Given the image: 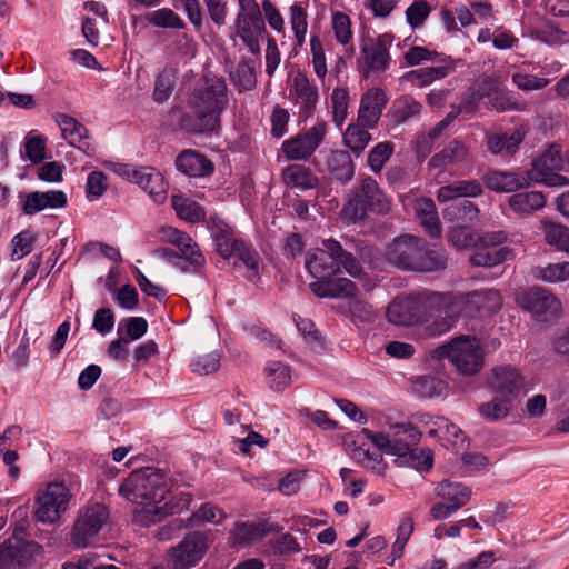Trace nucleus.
<instances>
[{
  "instance_id": "obj_5",
  "label": "nucleus",
  "mask_w": 569,
  "mask_h": 569,
  "mask_svg": "<svg viewBox=\"0 0 569 569\" xmlns=\"http://www.w3.org/2000/svg\"><path fill=\"white\" fill-rule=\"evenodd\" d=\"M440 357L446 358L460 375L473 376L485 363V352L477 337L461 335L437 349Z\"/></svg>"
},
{
  "instance_id": "obj_34",
  "label": "nucleus",
  "mask_w": 569,
  "mask_h": 569,
  "mask_svg": "<svg viewBox=\"0 0 569 569\" xmlns=\"http://www.w3.org/2000/svg\"><path fill=\"white\" fill-rule=\"evenodd\" d=\"M483 193L481 183L477 179L458 180L442 186L437 191L439 202H448L457 198H476Z\"/></svg>"
},
{
  "instance_id": "obj_52",
  "label": "nucleus",
  "mask_w": 569,
  "mask_h": 569,
  "mask_svg": "<svg viewBox=\"0 0 569 569\" xmlns=\"http://www.w3.org/2000/svg\"><path fill=\"white\" fill-rule=\"evenodd\" d=\"M395 144L391 141L377 143L368 153L367 163L373 173H379L391 158Z\"/></svg>"
},
{
  "instance_id": "obj_12",
  "label": "nucleus",
  "mask_w": 569,
  "mask_h": 569,
  "mask_svg": "<svg viewBox=\"0 0 569 569\" xmlns=\"http://www.w3.org/2000/svg\"><path fill=\"white\" fill-rule=\"evenodd\" d=\"M436 497L441 501L435 503L430 509L432 520H443L449 518L460 508L468 503L471 497V490L466 485L443 480L437 485Z\"/></svg>"
},
{
  "instance_id": "obj_4",
  "label": "nucleus",
  "mask_w": 569,
  "mask_h": 569,
  "mask_svg": "<svg viewBox=\"0 0 569 569\" xmlns=\"http://www.w3.org/2000/svg\"><path fill=\"white\" fill-rule=\"evenodd\" d=\"M168 492L169 478L153 467L131 472L119 488L121 497L137 505L144 501H162Z\"/></svg>"
},
{
  "instance_id": "obj_8",
  "label": "nucleus",
  "mask_w": 569,
  "mask_h": 569,
  "mask_svg": "<svg viewBox=\"0 0 569 569\" xmlns=\"http://www.w3.org/2000/svg\"><path fill=\"white\" fill-rule=\"evenodd\" d=\"M72 495L62 481H51L38 491L33 517L43 525H57L69 509Z\"/></svg>"
},
{
  "instance_id": "obj_50",
  "label": "nucleus",
  "mask_w": 569,
  "mask_h": 569,
  "mask_svg": "<svg viewBox=\"0 0 569 569\" xmlns=\"http://www.w3.org/2000/svg\"><path fill=\"white\" fill-rule=\"evenodd\" d=\"M307 11L300 4H292L290 7V26L295 36V46L302 47L306 41L308 30Z\"/></svg>"
},
{
  "instance_id": "obj_41",
  "label": "nucleus",
  "mask_w": 569,
  "mask_h": 569,
  "mask_svg": "<svg viewBox=\"0 0 569 569\" xmlns=\"http://www.w3.org/2000/svg\"><path fill=\"white\" fill-rule=\"evenodd\" d=\"M371 129L357 121L350 123L343 132V143L356 157H359L371 141Z\"/></svg>"
},
{
  "instance_id": "obj_61",
  "label": "nucleus",
  "mask_w": 569,
  "mask_h": 569,
  "mask_svg": "<svg viewBox=\"0 0 569 569\" xmlns=\"http://www.w3.org/2000/svg\"><path fill=\"white\" fill-rule=\"evenodd\" d=\"M353 457L366 469L372 470L377 475H383L386 463L383 462L382 455L379 452H370L369 449L358 448L353 451Z\"/></svg>"
},
{
  "instance_id": "obj_45",
  "label": "nucleus",
  "mask_w": 569,
  "mask_h": 569,
  "mask_svg": "<svg viewBox=\"0 0 569 569\" xmlns=\"http://www.w3.org/2000/svg\"><path fill=\"white\" fill-rule=\"evenodd\" d=\"M172 206L178 217L191 223L200 222L206 218L204 210L198 202L182 196H173Z\"/></svg>"
},
{
  "instance_id": "obj_55",
  "label": "nucleus",
  "mask_w": 569,
  "mask_h": 569,
  "mask_svg": "<svg viewBox=\"0 0 569 569\" xmlns=\"http://www.w3.org/2000/svg\"><path fill=\"white\" fill-rule=\"evenodd\" d=\"M148 21L158 28L183 29V20L169 8L158 9L150 13Z\"/></svg>"
},
{
  "instance_id": "obj_1",
  "label": "nucleus",
  "mask_w": 569,
  "mask_h": 569,
  "mask_svg": "<svg viewBox=\"0 0 569 569\" xmlns=\"http://www.w3.org/2000/svg\"><path fill=\"white\" fill-rule=\"evenodd\" d=\"M306 269L315 281L309 287L319 298H338L340 295H351L355 283L347 278H336L340 272L357 278L362 268L352 253L342 248L335 239L322 241V248L307 252Z\"/></svg>"
},
{
  "instance_id": "obj_51",
  "label": "nucleus",
  "mask_w": 569,
  "mask_h": 569,
  "mask_svg": "<svg viewBox=\"0 0 569 569\" xmlns=\"http://www.w3.org/2000/svg\"><path fill=\"white\" fill-rule=\"evenodd\" d=\"M543 233L548 244L569 253V228L560 223L546 222Z\"/></svg>"
},
{
  "instance_id": "obj_57",
  "label": "nucleus",
  "mask_w": 569,
  "mask_h": 569,
  "mask_svg": "<svg viewBox=\"0 0 569 569\" xmlns=\"http://www.w3.org/2000/svg\"><path fill=\"white\" fill-rule=\"evenodd\" d=\"M234 81L242 90H252L257 86V76L254 62L251 59L243 58L236 70Z\"/></svg>"
},
{
  "instance_id": "obj_44",
  "label": "nucleus",
  "mask_w": 569,
  "mask_h": 569,
  "mask_svg": "<svg viewBox=\"0 0 569 569\" xmlns=\"http://www.w3.org/2000/svg\"><path fill=\"white\" fill-rule=\"evenodd\" d=\"M160 501H144L141 508L133 511V521L141 527H149L161 521L169 515L168 503L158 506Z\"/></svg>"
},
{
  "instance_id": "obj_14",
  "label": "nucleus",
  "mask_w": 569,
  "mask_h": 569,
  "mask_svg": "<svg viewBox=\"0 0 569 569\" xmlns=\"http://www.w3.org/2000/svg\"><path fill=\"white\" fill-rule=\"evenodd\" d=\"M209 548L208 537L200 531H192L168 551L171 569H191L204 557Z\"/></svg>"
},
{
  "instance_id": "obj_23",
  "label": "nucleus",
  "mask_w": 569,
  "mask_h": 569,
  "mask_svg": "<svg viewBox=\"0 0 569 569\" xmlns=\"http://www.w3.org/2000/svg\"><path fill=\"white\" fill-rule=\"evenodd\" d=\"M387 102L388 98L382 89H369L361 96L357 121L366 128L375 129L382 116V111L387 106Z\"/></svg>"
},
{
  "instance_id": "obj_43",
  "label": "nucleus",
  "mask_w": 569,
  "mask_h": 569,
  "mask_svg": "<svg viewBox=\"0 0 569 569\" xmlns=\"http://www.w3.org/2000/svg\"><path fill=\"white\" fill-rule=\"evenodd\" d=\"M508 203L517 213H531L545 207L546 198L539 191L519 192L512 194Z\"/></svg>"
},
{
  "instance_id": "obj_28",
  "label": "nucleus",
  "mask_w": 569,
  "mask_h": 569,
  "mask_svg": "<svg viewBox=\"0 0 569 569\" xmlns=\"http://www.w3.org/2000/svg\"><path fill=\"white\" fill-rule=\"evenodd\" d=\"M386 316L390 323L397 326L419 325L415 293L391 301L387 307Z\"/></svg>"
},
{
  "instance_id": "obj_60",
  "label": "nucleus",
  "mask_w": 569,
  "mask_h": 569,
  "mask_svg": "<svg viewBox=\"0 0 569 569\" xmlns=\"http://www.w3.org/2000/svg\"><path fill=\"white\" fill-rule=\"evenodd\" d=\"M446 383L432 376L420 377L415 381L416 391L425 398L441 396L446 390Z\"/></svg>"
},
{
  "instance_id": "obj_20",
  "label": "nucleus",
  "mask_w": 569,
  "mask_h": 569,
  "mask_svg": "<svg viewBox=\"0 0 569 569\" xmlns=\"http://www.w3.org/2000/svg\"><path fill=\"white\" fill-rule=\"evenodd\" d=\"M290 97L298 107L299 117L306 120L316 111L319 89L305 73L298 72L292 80Z\"/></svg>"
},
{
  "instance_id": "obj_3",
  "label": "nucleus",
  "mask_w": 569,
  "mask_h": 569,
  "mask_svg": "<svg viewBox=\"0 0 569 569\" xmlns=\"http://www.w3.org/2000/svg\"><path fill=\"white\" fill-rule=\"evenodd\" d=\"M419 325L430 336L449 332L458 322L456 293L422 290L415 293Z\"/></svg>"
},
{
  "instance_id": "obj_7",
  "label": "nucleus",
  "mask_w": 569,
  "mask_h": 569,
  "mask_svg": "<svg viewBox=\"0 0 569 569\" xmlns=\"http://www.w3.org/2000/svg\"><path fill=\"white\" fill-rule=\"evenodd\" d=\"M393 37L390 33L378 37H365L360 42L357 57V70L363 78L386 72L391 64L390 47Z\"/></svg>"
},
{
  "instance_id": "obj_9",
  "label": "nucleus",
  "mask_w": 569,
  "mask_h": 569,
  "mask_svg": "<svg viewBox=\"0 0 569 569\" xmlns=\"http://www.w3.org/2000/svg\"><path fill=\"white\" fill-rule=\"evenodd\" d=\"M362 435L369 439L379 450L406 458L412 445H416L421 432L411 423H397L386 432H375L368 428L362 429Z\"/></svg>"
},
{
  "instance_id": "obj_22",
  "label": "nucleus",
  "mask_w": 569,
  "mask_h": 569,
  "mask_svg": "<svg viewBox=\"0 0 569 569\" xmlns=\"http://www.w3.org/2000/svg\"><path fill=\"white\" fill-rule=\"evenodd\" d=\"M485 89L487 90V99L492 110L497 112L506 111H525L527 106L518 101L513 94L501 87L498 76H483Z\"/></svg>"
},
{
  "instance_id": "obj_26",
  "label": "nucleus",
  "mask_w": 569,
  "mask_h": 569,
  "mask_svg": "<svg viewBox=\"0 0 569 569\" xmlns=\"http://www.w3.org/2000/svg\"><path fill=\"white\" fill-rule=\"evenodd\" d=\"M177 170L190 178H202L213 172V163L196 150H183L176 158Z\"/></svg>"
},
{
  "instance_id": "obj_35",
  "label": "nucleus",
  "mask_w": 569,
  "mask_h": 569,
  "mask_svg": "<svg viewBox=\"0 0 569 569\" xmlns=\"http://www.w3.org/2000/svg\"><path fill=\"white\" fill-rule=\"evenodd\" d=\"M415 212L426 232L437 238L441 234V222L432 199L420 198L415 203Z\"/></svg>"
},
{
  "instance_id": "obj_32",
  "label": "nucleus",
  "mask_w": 569,
  "mask_h": 569,
  "mask_svg": "<svg viewBox=\"0 0 569 569\" xmlns=\"http://www.w3.org/2000/svg\"><path fill=\"white\" fill-rule=\"evenodd\" d=\"M421 110L422 104L419 101L411 96H402L392 102L386 118L393 127H398L419 118Z\"/></svg>"
},
{
  "instance_id": "obj_40",
  "label": "nucleus",
  "mask_w": 569,
  "mask_h": 569,
  "mask_svg": "<svg viewBox=\"0 0 569 569\" xmlns=\"http://www.w3.org/2000/svg\"><path fill=\"white\" fill-rule=\"evenodd\" d=\"M513 259V251L509 247L496 249L480 247L470 256V263L475 267H493Z\"/></svg>"
},
{
  "instance_id": "obj_42",
  "label": "nucleus",
  "mask_w": 569,
  "mask_h": 569,
  "mask_svg": "<svg viewBox=\"0 0 569 569\" xmlns=\"http://www.w3.org/2000/svg\"><path fill=\"white\" fill-rule=\"evenodd\" d=\"M523 136H525L523 132L520 130H516L510 136L487 133V136H486L487 150L493 154H500L505 150L508 153L512 154L516 152L520 142L523 140Z\"/></svg>"
},
{
  "instance_id": "obj_18",
  "label": "nucleus",
  "mask_w": 569,
  "mask_h": 569,
  "mask_svg": "<svg viewBox=\"0 0 569 569\" xmlns=\"http://www.w3.org/2000/svg\"><path fill=\"white\" fill-rule=\"evenodd\" d=\"M521 308L532 315L541 322H547L557 318L561 312V302L559 299L540 287L530 288L518 298Z\"/></svg>"
},
{
  "instance_id": "obj_24",
  "label": "nucleus",
  "mask_w": 569,
  "mask_h": 569,
  "mask_svg": "<svg viewBox=\"0 0 569 569\" xmlns=\"http://www.w3.org/2000/svg\"><path fill=\"white\" fill-rule=\"evenodd\" d=\"M68 203L67 194L62 190L33 191L26 196L22 212L33 216L46 209H61Z\"/></svg>"
},
{
  "instance_id": "obj_29",
  "label": "nucleus",
  "mask_w": 569,
  "mask_h": 569,
  "mask_svg": "<svg viewBox=\"0 0 569 569\" xmlns=\"http://www.w3.org/2000/svg\"><path fill=\"white\" fill-rule=\"evenodd\" d=\"M136 183L143 189L156 203H163L168 198V183L153 167H141Z\"/></svg>"
},
{
  "instance_id": "obj_10",
  "label": "nucleus",
  "mask_w": 569,
  "mask_h": 569,
  "mask_svg": "<svg viewBox=\"0 0 569 569\" xmlns=\"http://www.w3.org/2000/svg\"><path fill=\"white\" fill-rule=\"evenodd\" d=\"M43 558V547L16 535L0 543V569H29Z\"/></svg>"
},
{
  "instance_id": "obj_59",
  "label": "nucleus",
  "mask_w": 569,
  "mask_h": 569,
  "mask_svg": "<svg viewBox=\"0 0 569 569\" xmlns=\"http://www.w3.org/2000/svg\"><path fill=\"white\" fill-rule=\"evenodd\" d=\"M431 12V6L425 0H415L406 10V20L412 29L422 27Z\"/></svg>"
},
{
  "instance_id": "obj_38",
  "label": "nucleus",
  "mask_w": 569,
  "mask_h": 569,
  "mask_svg": "<svg viewBox=\"0 0 569 569\" xmlns=\"http://www.w3.org/2000/svg\"><path fill=\"white\" fill-rule=\"evenodd\" d=\"M234 28L237 36L242 40V42L247 46L249 51L253 54L260 53V40L264 38V36H269L267 33L264 21L259 22V27H254L247 20H236Z\"/></svg>"
},
{
  "instance_id": "obj_11",
  "label": "nucleus",
  "mask_w": 569,
  "mask_h": 569,
  "mask_svg": "<svg viewBox=\"0 0 569 569\" xmlns=\"http://www.w3.org/2000/svg\"><path fill=\"white\" fill-rule=\"evenodd\" d=\"M109 520L104 505L93 503L82 510L72 527L70 540L76 548H86Z\"/></svg>"
},
{
  "instance_id": "obj_2",
  "label": "nucleus",
  "mask_w": 569,
  "mask_h": 569,
  "mask_svg": "<svg viewBox=\"0 0 569 569\" xmlns=\"http://www.w3.org/2000/svg\"><path fill=\"white\" fill-rule=\"evenodd\" d=\"M223 78L204 74L188 99L189 111L180 118V128L189 133L212 132L220 127V116L228 106Z\"/></svg>"
},
{
  "instance_id": "obj_13",
  "label": "nucleus",
  "mask_w": 569,
  "mask_h": 569,
  "mask_svg": "<svg viewBox=\"0 0 569 569\" xmlns=\"http://www.w3.org/2000/svg\"><path fill=\"white\" fill-rule=\"evenodd\" d=\"M458 319L462 313L468 317L491 316L502 306V297L496 289H481L470 292H455Z\"/></svg>"
},
{
  "instance_id": "obj_56",
  "label": "nucleus",
  "mask_w": 569,
  "mask_h": 569,
  "mask_svg": "<svg viewBox=\"0 0 569 569\" xmlns=\"http://www.w3.org/2000/svg\"><path fill=\"white\" fill-rule=\"evenodd\" d=\"M349 92L345 88H336L331 94L332 120L337 127H341L348 116Z\"/></svg>"
},
{
  "instance_id": "obj_62",
  "label": "nucleus",
  "mask_w": 569,
  "mask_h": 569,
  "mask_svg": "<svg viewBox=\"0 0 569 569\" xmlns=\"http://www.w3.org/2000/svg\"><path fill=\"white\" fill-rule=\"evenodd\" d=\"M487 98V90L485 89L483 77L475 83L469 92L461 99V109L466 112H476L480 102Z\"/></svg>"
},
{
  "instance_id": "obj_36",
  "label": "nucleus",
  "mask_w": 569,
  "mask_h": 569,
  "mask_svg": "<svg viewBox=\"0 0 569 569\" xmlns=\"http://www.w3.org/2000/svg\"><path fill=\"white\" fill-rule=\"evenodd\" d=\"M415 263V272H437L447 268L448 257L445 250L427 248L422 241Z\"/></svg>"
},
{
  "instance_id": "obj_64",
  "label": "nucleus",
  "mask_w": 569,
  "mask_h": 569,
  "mask_svg": "<svg viewBox=\"0 0 569 569\" xmlns=\"http://www.w3.org/2000/svg\"><path fill=\"white\" fill-rule=\"evenodd\" d=\"M332 29L335 32L336 40L345 46L348 44L352 39L351 21L350 18L342 13L336 12L332 16Z\"/></svg>"
},
{
  "instance_id": "obj_47",
  "label": "nucleus",
  "mask_w": 569,
  "mask_h": 569,
  "mask_svg": "<svg viewBox=\"0 0 569 569\" xmlns=\"http://www.w3.org/2000/svg\"><path fill=\"white\" fill-rule=\"evenodd\" d=\"M511 398L496 397L491 401L478 407L479 413L488 421H497L506 418L511 410Z\"/></svg>"
},
{
  "instance_id": "obj_17",
  "label": "nucleus",
  "mask_w": 569,
  "mask_h": 569,
  "mask_svg": "<svg viewBox=\"0 0 569 569\" xmlns=\"http://www.w3.org/2000/svg\"><path fill=\"white\" fill-rule=\"evenodd\" d=\"M327 133V124L317 122L309 130L287 139L281 144V151L289 161L309 159L321 144Z\"/></svg>"
},
{
  "instance_id": "obj_58",
  "label": "nucleus",
  "mask_w": 569,
  "mask_h": 569,
  "mask_svg": "<svg viewBox=\"0 0 569 569\" xmlns=\"http://www.w3.org/2000/svg\"><path fill=\"white\" fill-rule=\"evenodd\" d=\"M174 90V76L171 70L161 71L156 79L153 100L158 103L167 101Z\"/></svg>"
},
{
  "instance_id": "obj_46",
  "label": "nucleus",
  "mask_w": 569,
  "mask_h": 569,
  "mask_svg": "<svg viewBox=\"0 0 569 569\" xmlns=\"http://www.w3.org/2000/svg\"><path fill=\"white\" fill-rule=\"evenodd\" d=\"M450 70L451 67L449 66L425 67L406 72L403 79L407 81L417 80L419 87H425L436 80L443 79L449 74Z\"/></svg>"
},
{
  "instance_id": "obj_21",
  "label": "nucleus",
  "mask_w": 569,
  "mask_h": 569,
  "mask_svg": "<svg viewBox=\"0 0 569 569\" xmlns=\"http://www.w3.org/2000/svg\"><path fill=\"white\" fill-rule=\"evenodd\" d=\"M53 120L60 128L63 139L70 146L78 148L87 156H94L96 147L88 134V129L82 123L76 118L61 112L54 113Z\"/></svg>"
},
{
  "instance_id": "obj_48",
  "label": "nucleus",
  "mask_w": 569,
  "mask_h": 569,
  "mask_svg": "<svg viewBox=\"0 0 569 569\" xmlns=\"http://www.w3.org/2000/svg\"><path fill=\"white\" fill-rule=\"evenodd\" d=\"M532 274L545 282H562L569 279V262L549 263L545 267L538 266L532 270Z\"/></svg>"
},
{
  "instance_id": "obj_39",
  "label": "nucleus",
  "mask_w": 569,
  "mask_h": 569,
  "mask_svg": "<svg viewBox=\"0 0 569 569\" xmlns=\"http://www.w3.org/2000/svg\"><path fill=\"white\" fill-rule=\"evenodd\" d=\"M469 150L463 142L453 139L440 152L430 159V166H455L467 160Z\"/></svg>"
},
{
  "instance_id": "obj_49",
  "label": "nucleus",
  "mask_w": 569,
  "mask_h": 569,
  "mask_svg": "<svg viewBox=\"0 0 569 569\" xmlns=\"http://www.w3.org/2000/svg\"><path fill=\"white\" fill-rule=\"evenodd\" d=\"M264 372L268 383L274 390H282L291 382L289 367L280 361L268 362Z\"/></svg>"
},
{
  "instance_id": "obj_27",
  "label": "nucleus",
  "mask_w": 569,
  "mask_h": 569,
  "mask_svg": "<svg viewBox=\"0 0 569 569\" xmlns=\"http://www.w3.org/2000/svg\"><path fill=\"white\" fill-rule=\"evenodd\" d=\"M486 187L495 192H513L530 187L528 174L521 177L515 172H502L492 170L483 177Z\"/></svg>"
},
{
  "instance_id": "obj_37",
  "label": "nucleus",
  "mask_w": 569,
  "mask_h": 569,
  "mask_svg": "<svg viewBox=\"0 0 569 569\" xmlns=\"http://www.w3.org/2000/svg\"><path fill=\"white\" fill-rule=\"evenodd\" d=\"M328 172L338 181L349 182L355 176V163L346 150L331 151L327 159Z\"/></svg>"
},
{
  "instance_id": "obj_63",
  "label": "nucleus",
  "mask_w": 569,
  "mask_h": 569,
  "mask_svg": "<svg viewBox=\"0 0 569 569\" xmlns=\"http://www.w3.org/2000/svg\"><path fill=\"white\" fill-rule=\"evenodd\" d=\"M448 240L457 249H466L478 244V237L469 228L462 226L451 228Z\"/></svg>"
},
{
  "instance_id": "obj_31",
  "label": "nucleus",
  "mask_w": 569,
  "mask_h": 569,
  "mask_svg": "<svg viewBox=\"0 0 569 569\" xmlns=\"http://www.w3.org/2000/svg\"><path fill=\"white\" fill-rule=\"evenodd\" d=\"M421 421L430 426L428 430L430 437H438L441 440L451 442L452 446L460 447L466 440L462 430L445 417L422 416Z\"/></svg>"
},
{
  "instance_id": "obj_19",
  "label": "nucleus",
  "mask_w": 569,
  "mask_h": 569,
  "mask_svg": "<svg viewBox=\"0 0 569 569\" xmlns=\"http://www.w3.org/2000/svg\"><path fill=\"white\" fill-rule=\"evenodd\" d=\"M422 240L411 234H401L393 239L387 247L386 258L397 268L406 271H415L416 260Z\"/></svg>"
},
{
  "instance_id": "obj_16",
  "label": "nucleus",
  "mask_w": 569,
  "mask_h": 569,
  "mask_svg": "<svg viewBox=\"0 0 569 569\" xmlns=\"http://www.w3.org/2000/svg\"><path fill=\"white\" fill-rule=\"evenodd\" d=\"M161 233L168 242L174 244L180 251L181 263L178 268L182 272L201 273L206 266V258L198 243L188 233L173 227L163 228Z\"/></svg>"
},
{
  "instance_id": "obj_53",
  "label": "nucleus",
  "mask_w": 569,
  "mask_h": 569,
  "mask_svg": "<svg viewBox=\"0 0 569 569\" xmlns=\"http://www.w3.org/2000/svg\"><path fill=\"white\" fill-rule=\"evenodd\" d=\"M478 207L468 200L452 204L445 210V217L450 220H461L466 223H472L478 219Z\"/></svg>"
},
{
  "instance_id": "obj_54",
  "label": "nucleus",
  "mask_w": 569,
  "mask_h": 569,
  "mask_svg": "<svg viewBox=\"0 0 569 569\" xmlns=\"http://www.w3.org/2000/svg\"><path fill=\"white\" fill-rule=\"evenodd\" d=\"M413 531V519L409 516L403 517L397 528V538L391 548L392 561L399 559L403 555L405 547Z\"/></svg>"
},
{
  "instance_id": "obj_30",
  "label": "nucleus",
  "mask_w": 569,
  "mask_h": 569,
  "mask_svg": "<svg viewBox=\"0 0 569 569\" xmlns=\"http://www.w3.org/2000/svg\"><path fill=\"white\" fill-rule=\"evenodd\" d=\"M339 297L346 298L339 305L341 312L348 316L353 323H371L377 318V312L372 306L357 297L356 286L351 295H340Z\"/></svg>"
},
{
  "instance_id": "obj_33",
  "label": "nucleus",
  "mask_w": 569,
  "mask_h": 569,
  "mask_svg": "<svg viewBox=\"0 0 569 569\" xmlns=\"http://www.w3.org/2000/svg\"><path fill=\"white\" fill-rule=\"evenodd\" d=\"M282 182L302 191L311 190L318 187L319 179L312 170L303 164H289L281 171Z\"/></svg>"
},
{
  "instance_id": "obj_6",
  "label": "nucleus",
  "mask_w": 569,
  "mask_h": 569,
  "mask_svg": "<svg viewBox=\"0 0 569 569\" xmlns=\"http://www.w3.org/2000/svg\"><path fill=\"white\" fill-rule=\"evenodd\" d=\"M343 209L345 219L356 223L363 220L371 211L378 214H386L390 210V201L379 188L372 177H365Z\"/></svg>"
},
{
  "instance_id": "obj_25",
  "label": "nucleus",
  "mask_w": 569,
  "mask_h": 569,
  "mask_svg": "<svg viewBox=\"0 0 569 569\" xmlns=\"http://www.w3.org/2000/svg\"><path fill=\"white\" fill-rule=\"evenodd\" d=\"M490 386L495 392L511 398L525 390V380L516 368L502 366L492 370Z\"/></svg>"
},
{
  "instance_id": "obj_15",
  "label": "nucleus",
  "mask_w": 569,
  "mask_h": 569,
  "mask_svg": "<svg viewBox=\"0 0 569 569\" xmlns=\"http://www.w3.org/2000/svg\"><path fill=\"white\" fill-rule=\"evenodd\" d=\"M562 166L560 147L552 144L533 161L527 174L531 183H543L549 187L567 186L569 183L568 178L557 172L562 169Z\"/></svg>"
}]
</instances>
